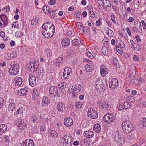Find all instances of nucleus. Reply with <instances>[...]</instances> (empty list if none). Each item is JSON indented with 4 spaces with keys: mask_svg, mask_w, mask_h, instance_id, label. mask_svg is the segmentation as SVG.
<instances>
[{
    "mask_svg": "<svg viewBox=\"0 0 146 146\" xmlns=\"http://www.w3.org/2000/svg\"><path fill=\"white\" fill-rule=\"evenodd\" d=\"M38 17H36L34 18L31 21V24L33 25H36L38 22Z\"/></svg>",
    "mask_w": 146,
    "mask_h": 146,
    "instance_id": "nucleus-32",
    "label": "nucleus"
},
{
    "mask_svg": "<svg viewBox=\"0 0 146 146\" xmlns=\"http://www.w3.org/2000/svg\"><path fill=\"white\" fill-rule=\"evenodd\" d=\"M83 24L80 22H77L76 24V26L80 30H81L82 28L83 27Z\"/></svg>",
    "mask_w": 146,
    "mask_h": 146,
    "instance_id": "nucleus-46",
    "label": "nucleus"
},
{
    "mask_svg": "<svg viewBox=\"0 0 146 146\" xmlns=\"http://www.w3.org/2000/svg\"><path fill=\"white\" fill-rule=\"evenodd\" d=\"M104 86V83L103 81L100 80V78H97L96 80L95 84V87L96 89H103V87Z\"/></svg>",
    "mask_w": 146,
    "mask_h": 146,
    "instance_id": "nucleus-12",
    "label": "nucleus"
},
{
    "mask_svg": "<svg viewBox=\"0 0 146 146\" xmlns=\"http://www.w3.org/2000/svg\"><path fill=\"white\" fill-rule=\"evenodd\" d=\"M38 70L39 72L38 73V75L41 78H42L44 75V71L43 69L41 68L39 69Z\"/></svg>",
    "mask_w": 146,
    "mask_h": 146,
    "instance_id": "nucleus-31",
    "label": "nucleus"
},
{
    "mask_svg": "<svg viewBox=\"0 0 146 146\" xmlns=\"http://www.w3.org/2000/svg\"><path fill=\"white\" fill-rule=\"evenodd\" d=\"M88 115L93 119H96L98 117L97 112L93 108L89 109L87 112Z\"/></svg>",
    "mask_w": 146,
    "mask_h": 146,
    "instance_id": "nucleus-10",
    "label": "nucleus"
},
{
    "mask_svg": "<svg viewBox=\"0 0 146 146\" xmlns=\"http://www.w3.org/2000/svg\"><path fill=\"white\" fill-rule=\"evenodd\" d=\"M18 126L19 128L21 130H25L27 127L26 124L23 121H21L18 123Z\"/></svg>",
    "mask_w": 146,
    "mask_h": 146,
    "instance_id": "nucleus-19",
    "label": "nucleus"
},
{
    "mask_svg": "<svg viewBox=\"0 0 146 146\" xmlns=\"http://www.w3.org/2000/svg\"><path fill=\"white\" fill-rule=\"evenodd\" d=\"M143 126L146 127V119L145 118H144L143 119Z\"/></svg>",
    "mask_w": 146,
    "mask_h": 146,
    "instance_id": "nucleus-64",
    "label": "nucleus"
},
{
    "mask_svg": "<svg viewBox=\"0 0 146 146\" xmlns=\"http://www.w3.org/2000/svg\"><path fill=\"white\" fill-rule=\"evenodd\" d=\"M116 48L117 51L119 53H120L121 51H122L121 48L119 47L118 46H116Z\"/></svg>",
    "mask_w": 146,
    "mask_h": 146,
    "instance_id": "nucleus-56",
    "label": "nucleus"
},
{
    "mask_svg": "<svg viewBox=\"0 0 146 146\" xmlns=\"http://www.w3.org/2000/svg\"><path fill=\"white\" fill-rule=\"evenodd\" d=\"M87 55L89 57L91 58H93L94 57V56L90 52H87Z\"/></svg>",
    "mask_w": 146,
    "mask_h": 146,
    "instance_id": "nucleus-52",
    "label": "nucleus"
},
{
    "mask_svg": "<svg viewBox=\"0 0 146 146\" xmlns=\"http://www.w3.org/2000/svg\"><path fill=\"white\" fill-rule=\"evenodd\" d=\"M141 22L142 24L143 28L144 29H146V24L143 20H142Z\"/></svg>",
    "mask_w": 146,
    "mask_h": 146,
    "instance_id": "nucleus-58",
    "label": "nucleus"
},
{
    "mask_svg": "<svg viewBox=\"0 0 146 146\" xmlns=\"http://www.w3.org/2000/svg\"><path fill=\"white\" fill-rule=\"evenodd\" d=\"M51 135L52 137H57L58 134L57 132L54 130H52L50 132Z\"/></svg>",
    "mask_w": 146,
    "mask_h": 146,
    "instance_id": "nucleus-42",
    "label": "nucleus"
},
{
    "mask_svg": "<svg viewBox=\"0 0 146 146\" xmlns=\"http://www.w3.org/2000/svg\"><path fill=\"white\" fill-rule=\"evenodd\" d=\"M84 135L86 137L88 138H92L94 136V133L92 131H86L84 132Z\"/></svg>",
    "mask_w": 146,
    "mask_h": 146,
    "instance_id": "nucleus-22",
    "label": "nucleus"
},
{
    "mask_svg": "<svg viewBox=\"0 0 146 146\" xmlns=\"http://www.w3.org/2000/svg\"><path fill=\"white\" fill-rule=\"evenodd\" d=\"M118 82L117 80L115 78L111 79V81L109 83V86L112 89L115 88L118 86Z\"/></svg>",
    "mask_w": 146,
    "mask_h": 146,
    "instance_id": "nucleus-13",
    "label": "nucleus"
},
{
    "mask_svg": "<svg viewBox=\"0 0 146 146\" xmlns=\"http://www.w3.org/2000/svg\"><path fill=\"white\" fill-rule=\"evenodd\" d=\"M122 126L123 131L126 133H130L133 130L134 127L132 124L128 120L123 122L122 123Z\"/></svg>",
    "mask_w": 146,
    "mask_h": 146,
    "instance_id": "nucleus-2",
    "label": "nucleus"
},
{
    "mask_svg": "<svg viewBox=\"0 0 146 146\" xmlns=\"http://www.w3.org/2000/svg\"><path fill=\"white\" fill-rule=\"evenodd\" d=\"M144 143L146 144V141L145 140V139H141L140 141L139 142V145H141L143 144Z\"/></svg>",
    "mask_w": 146,
    "mask_h": 146,
    "instance_id": "nucleus-50",
    "label": "nucleus"
},
{
    "mask_svg": "<svg viewBox=\"0 0 146 146\" xmlns=\"http://www.w3.org/2000/svg\"><path fill=\"white\" fill-rule=\"evenodd\" d=\"M15 105L14 103H10L8 107V110L9 111H15Z\"/></svg>",
    "mask_w": 146,
    "mask_h": 146,
    "instance_id": "nucleus-28",
    "label": "nucleus"
},
{
    "mask_svg": "<svg viewBox=\"0 0 146 146\" xmlns=\"http://www.w3.org/2000/svg\"><path fill=\"white\" fill-rule=\"evenodd\" d=\"M56 3V1L55 0H50L48 2V3L50 5H53L55 4Z\"/></svg>",
    "mask_w": 146,
    "mask_h": 146,
    "instance_id": "nucleus-53",
    "label": "nucleus"
},
{
    "mask_svg": "<svg viewBox=\"0 0 146 146\" xmlns=\"http://www.w3.org/2000/svg\"><path fill=\"white\" fill-rule=\"evenodd\" d=\"M114 118L112 114L108 113L104 115L103 117V119L104 122L110 124L114 121Z\"/></svg>",
    "mask_w": 146,
    "mask_h": 146,
    "instance_id": "nucleus-9",
    "label": "nucleus"
},
{
    "mask_svg": "<svg viewBox=\"0 0 146 146\" xmlns=\"http://www.w3.org/2000/svg\"><path fill=\"white\" fill-rule=\"evenodd\" d=\"M4 139H5V141L6 142L9 143V137L7 136H5L4 137Z\"/></svg>",
    "mask_w": 146,
    "mask_h": 146,
    "instance_id": "nucleus-63",
    "label": "nucleus"
},
{
    "mask_svg": "<svg viewBox=\"0 0 146 146\" xmlns=\"http://www.w3.org/2000/svg\"><path fill=\"white\" fill-rule=\"evenodd\" d=\"M4 16V19H3L1 17V20L3 22L4 25H7L8 24V19L6 18L4 15H3Z\"/></svg>",
    "mask_w": 146,
    "mask_h": 146,
    "instance_id": "nucleus-36",
    "label": "nucleus"
},
{
    "mask_svg": "<svg viewBox=\"0 0 146 146\" xmlns=\"http://www.w3.org/2000/svg\"><path fill=\"white\" fill-rule=\"evenodd\" d=\"M89 10V11L90 16L91 17L94 18L95 17V14L93 11L92 7H91V8Z\"/></svg>",
    "mask_w": 146,
    "mask_h": 146,
    "instance_id": "nucleus-39",
    "label": "nucleus"
},
{
    "mask_svg": "<svg viewBox=\"0 0 146 146\" xmlns=\"http://www.w3.org/2000/svg\"><path fill=\"white\" fill-rule=\"evenodd\" d=\"M49 94L50 98H54L62 96L63 93L61 91H58L56 87L52 86L49 88Z\"/></svg>",
    "mask_w": 146,
    "mask_h": 146,
    "instance_id": "nucleus-1",
    "label": "nucleus"
},
{
    "mask_svg": "<svg viewBox=\"0 0 146 146\" xmlns=\"http://www.w3.org/2000/svg\"><path fill=\"white\" fill-rule=\"evenodd\" d=\"M97 106L100 108H104L105 110H108L110 108V106L104 101L98 100L97 102Z\"/></svg>",
    "mask_w": 146,
    "mask_h": 146,
    "instance_id": "nucleus-8",
    "label": "nucleus"
},
{
    "mask_svg": "<svg viewBox=\"0 0 146 146\" xmlns=\"http://www.w3.org/2000/svg\"><path fill=\"white\" fill-rule=\"evenodd\" d=\"M134 135L132 133L130 135H129L128 137V139L129 140H131L133 139L134 137Z\"/></svg>",
    "mask_w": 146,
    "mask_h": 146,
    "instance_id": "nucleus-59",
    "label": "nucleus"
},
{
    "mask_svg": "<svg viewBox=\"0 0 146 146\" xmlns=\"http://www.w3.org/2000/svg\"><path fill=\"white\" fill-rule=\"evenodd\" d=\"M55 27L52 23L51 22H48L44 23L42 25V32H44L45 31H52V29L55 30Z\"/></svg>",
    "mask_w": 146,
    "mask_h": 146,
    "instance_id": "nucleus-4",
    "label": "nucleus"
},
{
    "mask_svg": "<svg viewBox=\"0 0 146 146\" xmlns=\"http://www.w3.org/2000/svg\"><path fill=\"white\" fill-rule=\"evenodd\" d=\"M133 49L136 50H139L140 49V46L136 43H135L134 47L133 48Z\"/></svg>",
    "mask_w": 146,
    "mask_h": 146,
    "instance_id": "nucleus-48",
    "label": "nucleus"
},
{
    "mask_svg": "<svg viewBox=\"0 0 146 146\" xmlns=\"http://www.w3.org/2000/svg\"><path fill=\"white\" fill-rule=\"evenodd\" d=\"M14 82L16 86H20L22 84V79L21 77L16 78L14 80Z\"/></svg>",
    "mask_w": 146,
    "mask_h": 146,
    "instance_id": "nucleus-24",
    "label": "nucleus"
},
{
    "mask_svg": "<svg viewBox=\"0 0 146 146\" xmlns=\"http://www.w3.org/2000/svg\"><path fill=\"white\" fill-rule=\"evenodd\" d=\"M63 62V58L62 57H60L58 58L56 60V64H58V66L60 65V64Z\"/></svg>",
    "mask_w": 146,
    "mask_h": 146,
    "instance_id": "nucleus-35",
    "label": "nucleus"
},
{
    "mask_svg": "<svg viewBox=\"0 0 146 146\" xmlns=\"http://www.w3.org/2000/svg\"><path fill=\"white\" fill-rule=\"evenodd\" d=\"M82 31L84 33H87L89 31L90 28L88 27H83Z\"/></svg>",
    "mask_w": 146,
    "mask_h": 146,
    "instance_id": "nucleus-47",
    "label": "nucleus"
},
{
    "mask_svg": "<svg viewBox=\"0 0 146 146\" xmlns=\"http://www.w3.org/2000/svg\"><path fill=\"white\" fill-rule=\"evenodd\" d=\"M17 94L19 96H24L27 93V91L26 89H23L19 90L17 91Z\"/></svg>",
    "mask_w": 146,
    "mask_h": 146,
    "instance_id": "nucleus-27",
    "label": "nucleus"
},
{
    "mask_svg": "<svg viewBox=\"0 0 146 146\" xmlns=\"http://www.w3.org/2000/svg\"><path fill=\"white\" fill-rule=\"evenodd\" d=\"M122 105L124 106L125 109L129 108L131 107L130 104H129V103L125 101L122 103Z\"/></svg>",
    "mask_w": 146,
    "mask_h": 146,
    "instance_id": "nucleus-30",
    "label": "nucleus"
},
{
    "mask_svg": "<svg viewBox=\"0 0 146 146\" xmlns=\"http://www.w3.org/2000/svg\"><path fill=\"white\" fill-rule=\"evenodd\" d=\"M43 11L46 14L48 13V11L50 8L47 5H44L43 7Z\"/></svg>",
    "mask_w": 146,
    "mask_h": 146,
    "instance_id": "nucleus-37",
    "label": "nucleus"
},
{
    "mask_svg": "<svg viewBox=\"0 0 146 146\" xmlns=\"http://www.w3.org/2000/svg\"><path fill=\"white\" fill-rule=\"evenodd\" d=\"M103 6L108 11H109L111 9V3L109 0H105L103 3Z\"/></svg>",
    "mask_w": 146,
    "mask_h": 146,
    "instance_id": "nucleus-21",
    "label": "nucleus"
},
{
    "mask_svg": "<svg viewBox=\"0 0 146 146\" xmlns=\"http://www.w3.org/2000/svg\"><path fill=\"white\" fill-rule=\"evenodd\" d=\"M52 31L42 32L43 35L45 38H49L52 37L55 32V30L52 29Z\"/></svg>",
    "mask_w": 146,
    "mask_h": 146,
    "instance_id": "nucleus-15",
    "label": "nucleus"
},
{
    "mask_svg": "<svg viewBox=\"0 0 146 146\" xmlns=\"http://www.w3.org/2000/svg\"><path fill=\"white\" fill-rule=\"evenodd\" d=\"M28 143L29 146H34V143L33 140L31 139L28 140Z\"/></svg>",
    "mask_w": 146,
    "mask_h": 146,
    "instance_id": "nucleus-44",
    "label": "nucleus"
},
{
    "mask_svg": "<svg viewBox=\"0 0 146 146\" xmlns=\"http://www.w3.org/2000/svg\"><path fill=\"white\" fill-rule=\"evenodd\" d=\"M12 57L11 54H9V53L7 54V56L6 57V58L7 60H10Z\"/></svg>",
    "mask_w": 146,
    "mask_h": 146,
    "instance_id": "nucleus-62",
    "label": "nucleus"
},
{
    "mask_svg": "<svg viewBox=\"0 0 146 146\" xmlns=\"http://www.w3.org/2000/svg\"><path fill=\"white\" fill-rule=\"evenodd\" d=\"M93 130L96 133L100 132L101 130V126L99 124H95L93 127Z\"/></svg>",
    "mask_w": 146,
    "mask_h": 146,
    "instance_id": "nucleus-26",
    "label": "nucleus"
},
{
    "mask_svg": "<svg viewBox=\"0 0 146 146\" xmlns=\"http://www.w3.org/2000/svg\"><path fill=\"white\" fill-rule=\"evenodd\" d=\"M12 67L9 70V73L14 75H17L19 70V65L16 61H13L11 63Z\"/></svg>",
    "mask_w": 146,
    "mask_h": 146,
    "instance_id": "nucleus-3",
    "label": "nucleus"
},
{
    "mask_svg": "<svg viewBox=\"0 0 146 146\" xmlns=\"http://www.w3.org/2000/svg\"><path fill=\"white\" fill-rule=\"evenodd\" d=\"M108 31L107 33V35L109 37H112L114 35L113 31L110 28H109V29H108Z\"/></svg>",
    "mask_w": 146,
    "mask_h": 146,
    "instance_id": "nucleus-33",
    "label": "nucleus"
},
{
    "mask_svg": "<svg viewBox=\"0 0 146 146\" xmlns=\"http://www.w3.org/2000/svg\"><path fill=\"white\" fill-rule=\"evenodd\" d=\"M102 52L103 54L104 55L107 54V49L106 46H103L102 47Z\"/></svg>",
    "mask_w": 146,
    "mask_h": 146,
    "instance_id": "nucleus-41",
    "label": "nucleus"
},
{
    "mask_svg": "<svg viewBox=\"0 0 146 146\" xmlns=\"http://www.w3.org/2000/svg\"><path fill=\"white\" fill-rule=\"evenodd\" d=\"M131 42V46L132 48L133 49L134 47L135 43L134 42L133 40H130Z\"/></svg>",
    "mask_w": 146,
    "mask_h": 146,
    "instance_id": "nucleus-60",
    "label": "nucleus"
},
{
    "mask_svg": "<svg viewBox=\"0 0 146 146\" xmlns=\"http://www.w3.org/2000/svg\"><path fill=\"white\" fill-rule=\"evenodd\" d=\"M66 69H64V72L63 73V77L65 79L67 78L70 75V74H68V73L67 72V70Z\"/></svg>",
    "mask_w": 146,
    "mask_h": 146,
    "instance_id": "nucleus-40",
    "label": "nucleus"
},
{
    "mask_svg": "<svg viewBox=\"0 0 146 146\" xmlns=\"http://www.w3.org/2000/svg\"><path fill=\"white\" fill-rule=\"evenodd\" d=\"M50 103L49 99L47 97H44L42 99L41 104L42 106L47 105Z\"/></svg>",
    "mask_w": 146,
    "mask_h": 146,
    "instance_id": "nucleus-20",
    "label": "nucleus"
},
{
    "mask_svg": "<svg viewBox=\"0 0 146 146\" xmlns=\"http://www.w3.org/2000/svg\"><path fill=\"white\" fill-rule=\"evenodd\" d=\"M7 128V125L4 124H2L0 125V131L4 132L6 131Z\"/></svg>",
    "mask_w": 146,
    "mask_h": 146,
    "instance_id": "nucleus-29",
    "label": "nucleus"
},
{
    "mask_svg": "<svg viewBox=\"0 0 146 146\" xmlns=\"http://www.w3.org/2000/svg\"><path fill=\"white\" fill-rule=\"evenodd\" d=\"M123 107H124L123 105V106L122 105V103H121V104H120L119 105V106L118 108V110H121L123 109H125Z\"/></svg>",
    "mask_w": 146,
    "mask_h": 146,
    "instance_id": "nucleus-55",
    "label": "nucleus"
},
{
    "mask_svg": "<svg viewBox=\"0 0 146 146\" xmlns=\"http://www.w3.org/2000/svg\"><path fill=\"white\" fill-rule=\"evenodd\" d=\"M32 121L33 123H34L35 122H37L38 118L35 115H33L32 116Z\"/></svg>",
    "mask_w": 146,
    "mask_h": 146,
    "instance_id": "nucleus-45",
    "label": "nucleus"
},
{
    "mask_svg": "<svg viewBox=\"0 0 146 146\" xmlns=\"http://www.w3.org/2000/svg\"><path fill=\"white\" fill-rule=\"evenodd\" d=\"M62 139L64 140L63 142L64 146H72L71 142L73 141V139L70 135H65Z\"/></svg>",
    "mask_w": 146,
    "mask_h": 146,
    "instance_id": "nucleus-6",
    "label": "nucleus"
},
{
    "mask_svg": "<svg viewBox=\"0 0 146 146\" xmlns=\"http://www.w3.org/2000/svg\"><path fill=\"white\" fill-rule=\"evenodd\" d=\"M66 69L67 70V72L68 74H70L72 72V70L71 68L70 67H67L66 68L64 69Z\"/></svg>",
    "mask_w": 146,
    "mask_h": 146,
    "instance_id": "nucleus-49",
    "label": "nucleus"
},
{
    "mask_svg": "<svg viewBox=\"0 0 146 146\" xmlns=\"http://www.w3.org/2000/svg\"><path fill=\"white\" fill-rule=\"evenodd\" d=\"M65 105L62 103H59L57 105V110L59 112L63 111L64 110Z\"/></svg>",
    "mask_w": 146,
    "mask_h": 146,
    "instance_id": "nucleus-23",
    "label": "nucleus"
},
{
    "mask_svg": "<svg viewBox=\"0 0 146 146\" xmlns=\"http://www.w3.org/2000/svg\"><path fill=\"white\" fill-rule=\"evenodd\" d=\"M28 140L26 139L25 140L23 143V144H22L21 146H29L28 143Z\"/></svg>",
    "mask_w": 146,
    "mask_h": 146,
    "instance_id": "nucleus-51",
    "label": "nucleus"
},
{
    "mask_svg": "<svg viewBox=\"0 0 146 146\" xmlns=\"http://www.w3.org/2000/svg\"><path fill=\"white\" fill-rule=\"evenodd\" d=\"M111 19L113 23L115 24L116 23V21L115 19L114 15H112L111 16Z\"/></svg>",
    "mask_w": 146,
    "mask_h": 146,
    "instance_id": "nucleus-54",
    "label": "nucleus"
},
{
    "mask_svg": "<svg viewBox=\"0 0 146 146\" xmlns=\"http://www.w3.org/2000/svg\"><path fill=\"white\" fill-rule=\"evenodd\" d=\"M64 123L66 126H71L73 124L72 119L69 118H66L64 119Z\"/></svg>",
    "mask_w": 146,
    "mask_h": 146,
    "instance_id": "nucleus-17",
    "label": "nucleus"
},
{
    "mask_svg": "<svg viewBox=\"0 0 146 146\" xmlns=\"http://www.w3.org/2000/svg\"><path fill=\"white\" fill-rule=\"evenodd\" d=\"M3 98H0V108H1L2 106V105L3 103Z\"/></svg>",
    "mask_w": 146,
    "mask_h": 146,
    "instance_id": "nucleus-61",
    "label": "nucleus"
},
{
    "mask_svg": "<svg viewBox=\"0 0 146 146\" xmlns=\"http://www.w3.org/2000/svg\"><path fill=\"white\" fill-rule=\"evenodd\" d=\"M0 36L4 39V38L5 37V33L4 32L1 31L0 32Z\"/></svg>",
    "mask_w": 146,
    "mask_h": 146,
    "instance_id": "nucleus-57",
    "label": "nucleus"
},
{
    "mask_svg": "<svg viewBox=\"0 0 146 146\" xmlns=\"http://www.w3.org/2000/svg\"><path fill=\"white\" fill-rule=\"evenodd\" d=\"M72 42L74 46H77L79 43V41L77 39H76L74 40H72Z\"/></svg>",
    "mask_w": 146,
    "mask_h": 146,
    "instance_id": "nucleus-43",
    "label": "nucleus"
},
{
    "mask_svg": "<svg viewBox=\"0 0 146 146\" xmlns=\"http://www.w3.org/2000/svg\"><path fill=\"white\" fill-rule=\"evenodd\" d=\"M38 61L35 60L29 63L27 68L31 72L34 73L37 70L38 67Z\"/></svg>",
    "mask_w": 146,
    "mask_h": 146,
    "instance_id": "nucleus-5",
    "label": "nucleus"
},
{
    "mask_svg": "<svg viewBox=\"0 0 146 146\" xmlns=\"http://www.w3.org/2000/svg\"><path fill=\"white\" fill-rule=\"evenodd\" d=\"M29 85L32 87L34 86L36 83V79L35 77L32 74L29 75Z\"/></svg>",
    "mask_w": 146,
    "mask_h": 146,
    "instance_id": "nucleus-14",
    "label": "nucleus"
},
{
    "mask_svg": "<svg viewBox=\"0 0 146 146\" xmlns=\"http://www.w3.org/2000/svg\"><path fill=\"white\" fill-rule=\"evenodd\" d=\"M70 43V40L69 38H65L62 41V46L64 47H67Z\"/></svg>",
    "mask_w": 146,
    "mask_h": 146,
    "instance_id": "nucleus-18",
    "label": "nucleus"
},
{
    "mask_svg": "<svg viewBox=\"0 0 146 146\" xmlns=\"http://www.w3.org/2000/svg\"><path fill=\"white\" fill-rule=\"evenodd\" d=\"M81 88V85L80 84H77L76 85L72 86L69 90L73 94V97H76L78 92L80 91Z\"/></svg>",
    "mask_w": 146,
    "mask_h": 146,
    "instance_id": "nucleus-7",
    "label": "nucleus"
},
{
    "mask_svg": "<svg viewBox=\"0 0 146 146\" xmlns=\"http://www.w3.org/2000/svg\"><path fill=\"white\" fill-rule=\"evenodd\" d=\"M108 73V70L106 66L101 65L100 67V74L102 76H105Z\"/></svg>",
    "mask_w": 146,
    "mask_h": 146,
    "instance_id": "nucleus-16",
    "label": "nucleus"
},
{
    "mask_svg": "<svg viewBox=\"0 0 146 146\" xmlns=\"http://www.w3.org/2000/svg\"><path fill=\"white\" fill-rule=\"evenodd\" d=\"M85 69L87 72H89L92 70L93 69V67L92 66H90L89 65L86 64L85 66Z\"/></svg>",
    "mask_w": 146,
    "mask_h": 146,
    "instance_id": "nucleus-34",
    "label": "nucleus"
},
{
    "mask_svg": "<svg viewBox=\"0 0 146 146\" xmlns=\"http://www.w3.org/2000/svg\"><path fill=\"white\" fill-rule=\"evenodd\" d=\"M39 92H38L37 89H34L32 94V100H35L37 98V96L39 95Z\"/></svg>",
    "mask_w": 146,
    "mask_h": 146,
    "instance_id": "nucleus-25",
    "label": "nucleus"
},
{
    "mask_svg": "<svg viewBox=\"0 0 146 146\" xmlns=\"http://www.w3.org/2000/svg\"><path fill=\"white\" fill-rule=\"evenodd\" d=\"M116 133L117 135H115L114 138L115 139L116 141L117 142V144L120 145L123 143L125 141V138L119 136V133L118 132H116ZM115 135H116V134Z\"/></svg>",
    "mask_w": 146,
    "mask_h": 146,
    "instance_id": "nucleus-11",
    "label": "nucleus"
},
{
    "mask_svg": "<svg viewBox=\"0 0 146 146\" xmlns=\"http://www.w3.org/2000/svg\"><path fill=\"white\" fill-rule=\"evenodd\" d=\"M132 79L131 80V82H133L136 85H138L139 84V81L136 78H135L133 77V76L132 77Z\"/></svg>",
    "mask_w": 146,
    "mask_h": 146,
    "instance_id": "nucleus-38",
    "label": "nucleus"
}]
</instances>
